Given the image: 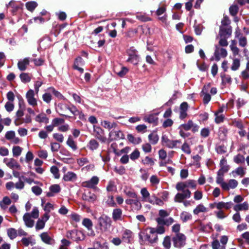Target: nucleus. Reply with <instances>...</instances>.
Instances as JSON below:
<instances>
[{
    "label": "nucleus",
    "mask_w": 249,
    "mask_h": 249,
    "mask_svg": "<svg viewBox=\"0 0 249 249\" xmlns=\"http://www.w3.org/2000/svg\"><path fill=\"white\" fill-rule=\"evenodd\" d=\"M149 232L141 231L139 234L141 244H153L158 240V236L154 233V228H150Z\"/></svg>",
    "instance_id": "obj_1"
},
{
    "label": "nucleus",
    "mask_w": 249,
    "mask_h": 249,
    "mask_svg": "<svg viewBox=\"0 0 249 249\" xmlns=\"http://www.w3.org/2000/svg\"><path fill=\"white\" fill-rule=\"evenodd\" d=\"M141 194L142 196V200L144 202H149L152 205L162 206L164 204L163 201L161 199L157 197L155 195L150 196V193L146 188H142L141 190Z\"/></svg>",
    "instance_id": "obj_2"
},
{
    "label": "nucleus",
    "mask_w": 249,
    "mask_h": 249,
    "mask_svg": "<svg viewBox=\"0 0 249 249\" xmlns=\"http://www.w3.org/2000/svg\"><path fill=\"white\" fill-rule=\"evenodd\" d=\"M98 223L100 230L103 231H107L110 229L112 221L109 217L103 215L99 218Z\"/></svg>",
    "instance_id": "obj_3"
},
{
    "label": "nucleus",
    "mask_w": 249,
    "mask_h": 249,
    "mask_svg": "<svg viewBox=\"0 0 249 249\" xmlns=\"http://www.w3.org/2000/svg\"><path fill=\"white\" fill-rule=\"evenodd\" d=\"M174 246L178 248H181L186 244V237L182 233H176L172 239Z\"/></svg>",
    "instance_id": "obj_4"
},
{
    "label": "nucleus",
    "mask_w": 249,
    "mask_h": 249,
    "mask_svg": "<svg viewBox=\"0 0 249 249\" xmlns=\"http://www.w3.org/2000/svg\"><path fill=\"white\" fill-rule=\"evenodd\" d=\"M227 52L225 49L216 45L215 46L214 56L212 57L211 60H215L216 61H219L221 58L226 57L227 56Z\"/></svg>",
    "instance_id": "obj_5"
},
{
    "label": "nucleus",
    "mask_w": 249,
    "mask_h": 249,
    "mask_svg": "<svg viewBox=\"0 0 249 249\" xmlns=\"http://www.w3.org/2000/svg\"><path fill=\"white\" fill-rule=\"evenodd\" d=\"M181 192L178 193L176 194L174 197V201L177 202H182L183 200L187 198H189L191 197V192L189 189H183L182 190H178Z\"/></svg>",
    "instance_id": "obj_6"
},
{
    "label": "nucleus",
    "mask_w": 249,
    "mask_h": 249,
    "mask_svg": "<svg viewBox=\"0 0 249 249\" xmlns=\"http://www.w3.org/2000/svg\"><path fill=\"white\" fill-rule=\"evenodd\" d=\"M127 53L128 55V58L127 59V62H130L134 65H137L139 62V56L137 54V51L134 47H131L127 51Z\"/></svg>",
    "instance_id": "obj_7"
},
{
    "label": "nucleus",
    "mask_w": 249,
    "mask_h": 249,
    "mask_svg": "<svg viewBox=\"0 0 249 249\" xmlns=\"http://www.w3.org/2000/svg\"><path fill=\"white\" fill-rule=\"evenodd\" d=\"M108 137V141L109 142L113 141L123 139L124 138V136L123 132L119 129H115V128L112 129L109 132Z\"/></svg>",
    "instance_id": "obj_8"
},
{
    "label": "nucleus",
    "mask_w": 249,
    "mask_h": 249,
    "mask_svg": "<svg viewBox=\"0 0 249 249\" xmlns=\"http://www.w3.org/2000/svg\"><path fill=\"white\" fill-rule=\"evenodd\" d=\"M196 184L195 180H188L185 182H178L176 185V189L177 190H182L184 189H188V188L195 189Z\"/></svg>",
    "instance_id": "obj_9"
},
{
    "label": "nucleus",
    "mask_w": 249,
    "mask_h": 249,
    "mask_svg": "<svg viewBox=\"0 0 249 249\" xmlns=\"http://www.w3.org/2000/svg\"><path fill=\"white\" fill-rule=\"evenodd\" d=\"M93 135L96 138L102 142L105 143L107 141V139L105 135V131L100 127L94 126Z\"/></svg>",
    "instance_id": "obj_10"
},
{
    "label": "nucleus",
    "mask_w": 249,
    "mask_h": 249,
    "mask_svg": "<svg viewBox=\"0 0 249 249\" xmlns=\"http://www.w3.org/2000/svg\"><path fill=\"white\" fill-rule=\"evenodd\" d=\"M3 162L10 169L13 170L18 169L20 170L21 168L20 165L18 163L16 160L13 158H4L3 159Z\"/></svg>",
    "instance_id": "obj_11"
},
{
    "label": "nucleus",
    "mask_w": 249,
    "mask_h": 249,
    "mask_svg": "<svg viewBox=\"0 0 249 249\" xmlns=\"http://www.w3.org/2000/svg\"><path fill=\"white\" fill-rule=\"evenodd\" d=\"M232 33V28L231 26L223 27V26H220V30L218 35L220 37H224L229 38L231 36Z\"/></svg>",
    "instance_id": "obj_12"
},
{
    "label": "nucleus",
    "mask_w": 249,
    "mask_h": 249,
    "mask_svg": "<svg viewBox=\"0 0 249 249\" xmlns=\"http://www.w3.org/2000/svg\"><path fill=\"white\" fill-rule=\"evenodd\" d=\"M35 92L33 89H30L26 93V98L27 99L28 104L33 106H36L37 104V101L35 98Z\"/></svg>",
    "instance_id": "obj_13"
},
{
    "label": "nucleus",
    "mask_w": 249,
    "mask_h": 249,
    "mask_svg": "<svg viewBox=\"0 0 249 249\" xmlns=\"http://www.w3.org/2000/svg\"><path fill=\"white\" fill-rule=\"evenodd\" d=\"M31 59L30 57H25L20 59L18 63V68L20 71H25L30 64Z\"/></svg>",
    "instance_id": "obj_14"
},
{
    "label": "nucleus",
    "mask_w": 249,
    "mask_h": 249,
    "mask_svg": "<svg viewBox=\"0 0 249 249\" xmlns=\"http://www.w3.org/2000/svg\"><path fill=\"white\" fill-rule=\"evenodd\" d=\"M99 178L96 176L93 177L90 180L83 182L82 186L89 188H94L99 182Z\"/></svg>",
    "instance_id": "obj_15"
},
{
    "label": "nucleus",
    "mask_w": 249,
    "mask_h": 249,
    "mask_svg": "<svg viewBox=\"0 0 249 249\" xmlns=\"http://www.w3.org/2000/svg\"><path fill=\"white\" fill-rule=\"evenodd\" d=\"M162 142L164 145L170 148H173L176 147L177 144L180 142L178 140L174 141L169 140L165 136L162 137Z\"/></svg>",
    "instance_id": "obj_16"
},
{
    "label": "nucleus",
    "mask_w": 249,
    "mask_h": 249,
    "mask_svg": "<svg viewBox=\"0 0 249 249\" xmlns=\"http://www.w3.org/2000/svg\"><path fill=\"white\" fill-rule=\"evenodd\" d=\"M43 242L48 245H53L55 243L54 240L50 235L48 232H43L39 235Z\"/></svg>",
    "instance_id": "obj_17"
},
{
    "label": "nucleus",
    "mask_w": 249,
    "mask_h": 249,
    "mask_svg": "<svg viewBox=\"0 0 249 249\" xmlns=\"http://www.w3.org/2000/svg\"><path fill=\"white\" fill-rule=\"evenodd\" d=\"M188 108L187 103L183 102L181 104L179 107V118L184 119L187 117V111Z\"/></svg>",
    "instance_id": "obj_18"
},
{
    "label": "nucleus",
    "mask_w": 249,
    "mask_h": 249,
    "mask_svg": "<svg viewBox=\"0 0 249 249\" xmlns=\"http://www.w3.org/2000/svg\"><path fill=\"white\" fill-rule=\"evenodd\" d=\"M132 236V232L130 230L126 229L123 232L122 240L125 243H129L131 242Z\"/></svg>",
    "instance_id": "obj_19"
},
{
    "label": "nucleus",
    "mask_w": 249,
    "mask_h": 249,
    "mask_svg": "<svg viewBox=\"0 0 249 249\" xmlns=\"http://www.w3.org/2000/svg\"><path fill=\"white\" fill-rule=\"evenodd\" d=\"M82 199L85 201L93 202L96 199V196L94 194L88 191L83 194Z\"/></svg>",
    "instance_id": "obj_20"
},
{
    "label": "nucleus",
    "mask_w": 249,
    "mask_h": 249,
    "mask_svg": "<svg viewBox=\"0 0 249 249\" xmlns=\"http://www.w3.org/2000/svg\"><path fill=\"white\" fill-rule=\"evenodd\" d=\"M23 220L27 227L32 228L34 226V220L31 219L30 213H25L23 216Z\"/></svg>",
    "instance_id": "obj_21"
},
{
    "label": "nucleus",
    "mask_w": 249,
    "mask_h": 249,
    "mask_svg": "<svg viewBox=\"0 0 249 249\" xmlns=\"http://www.w3.org/2000/svg\"><path fill=\"white\" fill-rule=\"evenodd\" d=\"M77 175L75 173L72 172H68L64 174L63 179L65 181H75L77 179Z\"/></svg>",
    "instance_id": "obj_22"
},
{
    "label": "nucleus",
    "mask_w": 249,
    "mask_h": 249,
    "mask_svg": "<svg viewBox=\"0 0 249 249\" xmlns=\"http://www.w3.org/2000/svg\"><path fill=\"white\" fill-rule=\"evenodd\" d=\"M249 209V205L247 201H245L243 203L237 204L233 207V210L236 212L240 211H247Z\"/></svg>",
    "instance_id": "obj_23"
},
{
    "label": "nucleus",
    "mask_w": 249,
    "mask_h": 249,
    "mask_svg": "<svg viewBox=\"0 0 249 249\" xmlns=\"http://www.w3.org/2000/svg\"><path fill=\"white\" fill-rule=\"evenodd\" d=\"M125 202L127 204L134 205L135 209L137 210H140L142 207V204L138 197L126 199Z\"/></svg>",
    "instance_id": "obj_24"
},
{
    "label": "nucleus",
    "mask_w": 249,
    "mask_h": 249,
    "mask_svg": "<svg viewBox=\"0 0 249 249\" xmlns=\"http://www.w3.org/2000/svg\"><path fill=\"white\" fill-rule=\"evenodd\" d=\"M112 219L114 221L122 220V210L121 209L117 208L113 210Z\"/></svg>",
    "instance_id": "obj_25"
},
{
    "label": "nucleus",
    "mask_w": 249,
    "mask_h": 249,
    "mask_svg": "<svg viewBox=\"0 0 249 249\" xmlns=\"http://www.w3.org/2000/svg\"><path fill=\"white\" fill-rule=\"evenodd\" d=\"M158 117L157 115L155 114H151L148 115H145L143 117V121L150 124L155 123L158 121Z\"/></svg>",
    "instance_id": "obj_26"
},
{
    "label": "nucleus",
    "mask_w": 249,
    "mask_h": 249,
    "mask_svg": "<svg viewBox=\"0 0 249 249\" xmlns=\"http://www.w3.org/2000/svg\"><path fill=\"white\" fill-rule=\"evenodd\" d=\"M58 109L59 110V114L61 116L68 117L66 113L68 111L69 106L66 104L60 103L58 105Z\"/></svg>",
    "instance_id": "obj_27"
},
{
    "label": "nucleus",
    "mask_w": 249,
    "mask_h": 249,
    "mask_svg": "<svg viewBox=\"0 0 249 249\" xmlns=\"http://www.w3.org/2000/svg\"><path fill=\"white\" fill-rule=\"evenodd\" d=\"M238 184V181L234 179H231L228 181V183H227V187L225 188H223L225 191H229L230 189H233L235 188Z\"/></svg>",
    "instance_id": "obj_28"
},
{
    "label": "nucleus",
    "mask_w": 249,
    "mask_h": 249,
    "mask_svg": "<svg viewBox=\"0 0 249 249\" xmlns=\"http://www.w3.org/2000/svg\"><path fill=\"white\" fill-rule=\"evenodd\" d=\"M11 203V200L8 196H4L0 201V207L2 210H5L8 205Z\"/></svg>",
    "instance_id": "obj_29"
},
{
    "label": "nucleus",
    "mask_w": 249,
    "mask_h": 249,
    "mask_svg": "<svg viewBox=\"0 0 249 249\" xmlns=\"http://www.w3.org/2000/svg\"><path fill=\"white\" fill-rule=\"evenodd\" d=\"M102 125L106 129L110 130L111 129H115L117 126V124L115 122L110 123L109 121L105 120L102 122Z\"/></svg>",
    "instance_id": "obj_30"
},
{
    "label": "nucleus",
    "mask_w": 249,
    "mask_h": 249,
    "mask_svg": "<svg viewBox=\"0 0 249 249\" xmlns=\"http://www.w3.org/2000/svg\"><path fill=\"white\" fill-rule=\"evenodd\" d=\"M224 175H221L220 174L217 173V177L216 178V182L218 184H220L221 188L223 190V188H225L227 187V183L224 181V178H223Z\"/></svg>",
    "instance_id": "obj_31"
},
{
    "label": "nucleus",
    "mask_w": 249,
    "mask_h": 249,
    "mask_svg": "<svg viewBox=\"0 0 249 249\" xmlns=\"http://www.w3.org/2000/svg\"><path fill=\"white\" fill-rule=\"evenodd\" d=\"M66 143L73 151H76L78 148L75 142L71 136L68 137Z\"/></svg>",
    "instance_id": "obj_32"
},
{
    "label": "nucleus",
    "mask_w": 249,
    "mask_h": 249,
    "mask_svg": "<svg viewBox=\"0 0 249 249\" xmlns=\"http://www.w3.org/2000/svg\"><path fill=\"white\" fill-rule=\"evenodd\" d=\"M36 121L39 123H44L45 124H48L49 121V119L47 118L45 114H40L37 115L35 118Z\"/></svg>",
    "instance_id": "obj_33"
},
{
    "label": "nucleus",
    "mask_w": 249,
    "mask_h": 249,
    "mask_svg": "<svg viewBox=\"0 0 249 249\" xmlns=\"http://www.w3.org/2000/svg\"><path fill=\"white\" fill-rule=\"evenodd\" d=\"M208 211V209L204 207V206L201 204H199L196 207L194 210L193 213L197 215L200 213H205Z\"/></svg>",
    "instance_id": "obj_34"
},
{
    "label": "nucleus",
    "mask_w": 249,
    "mask_h": 249,
    "mask_svg": "<svg viewBox=\"0 0 249 249\" xmlns=\"http://www.w3.org/2000/svg\"><path fill=\"white\" fill-rule=\"evenodd\" d=\"M180 219L183 222H186V221L191 220L192 218V216L191 214L188 212H183L180 213Z\"/></svg>",
    "instance_id": "obj_35"
},
{
    "label": "nucleus",
    "mask_w": 249,
    "mask_h": 249,
    "mask_svg": "<svg viewBox=\"0 0 249 249\" xmlns=\"http://www.w3.org/2000/svg\"><path fill=\"white\" fill-rule=\"evenodd\" d=\"M99 146V144L96 140L94 139H91L89 142L88 146L89 149L93 151L97 149Z\"/></svg>",
    "instance_id": "obj_36"
},
{
    "label": "nucleus",
    "mask_w": 249,
    "mask_h": 249,
    "mask_svg": "<svg viewBox=\"0 0 249 249\" xmlns=\"http://www.w3.org/2000/svg\"><path fill=\"white\" fill-rule=\"evenodd\" d=\"M8 237L11 239H15L18 235L17 231L14 228H9L7 230Z\"/></svg>",
    "instance_id": "obj_37"
},
{
    "label": "nucleus",
    "mask_w": 249,
    "mask_h": 249,
    "mask_svg": "<svg viewBox=\"0 0 249 249\" xmlns=\"http://www.w3.org/2000/svg\"><path fill=\"white\" fill-rule=\"evenodd\" d=\"M127 139L130 142L134 144H139L142 142L141 138H135L132 134H128L127 135Z\"/></svg>",
    "instance_id": "obj_38"
},
{
    "label": "nucleus",
    "mask_w": 249,
    "mask_h": 249,
    "mask_svg": "<svg viewBox=\"0 0 249 249\" xmlns=\"http://www.w3.org/2000/svg\"><path fill=\"white\" fill-rule=\"evenodd\" d=\"M26 8L30 11L32 12L37 7V3L33 1L27 2L25 4Z\"/></svg>",
    "instance_id": "obj_39"
},
{
    "label": "nucleus",
    "mask_w": 249,
    "mask_h": 249,
    "mask_svg": "<svg viewBox=\"0 0 249 249\" xmlns=\"http://www.w3.org/2000/svg\"><path fill=\"white\" fill-rule=\"evenodd\" d=\"M44 202L42 201V204L41 205L43 207V209L45 211L46 213H47L49 214V213L52 211L54 209L53 205L49 203L48 202L44 206L43 205Z\"/></svg>",
    "instance_id": "obj_40"
},
{
    "label": "nucleus",
    "mask_w": 249,
    "mask_h": 249,
    "mask_svg": "<svg viewBox=\"0 0 249 249\" xmlns=\"http://www.w3.org/2000/svg\"><path fill=\"white\" fill-rule=\"evenodd\" d=\"M245 157L241 154H238L234 157L233 161L237 164H242L245 162Z\"/></svg>",
    "instance_id": "obj_41"
},
{
    "label": "nucleus",
    "mask_w": 249,
    "mask_h": 249,
    "mask_svg": "<svg viewBox=\"0 0 249 249\" xmlns=\"http://www.w3.org/2000/svg\"><path fill=\"white\" fill-rule=\"evenodd\" d=\"M82 224L87 228L88 230H92L93 224L90 219L84 218L82 221Z\"/></svg>",
    "instance_id": "obj_42"
},
{
    "label": "nucleus",
    "mask_w": 249,
    "mask_h": 249,
    "mask_svg": "<svg viewBox=\"0 0 249 249\" xmlns=\"http://www.w3.org/2000/svg\"><path fill=\"white\" fill-rule=\"evenodd\" d=\"M148 139L150 142L153 144H155L159 141V137L156 133H151L148 135Z\"/></svg>",
    "instance_id": "obj_43"
},
{
    "label": "nucleus",
    "mask_w": 249,
    "mask_h": 249,
    "mask_svg": "<svg viewBox=\"0 0 249 249\" xmlns=\"http://www.w3.org/2000/svg\"><path fill=\"white\" fill-rule=\"evenodd\" d=\"M19 77L21 81L24 83H28L31 81V77L27 73H22L20 74Z\"/></svg>",
    "instance_id": "obj_44"
},
{
    "label": "nucleus",
    "mask_w": 249,
    "mask_h": 249,
    "mask_svg": "<svg viewBox=\"0 0 249 249\" xmlns=\"http://www.w3.org/2000/svg\"><path fill=\"white\" fill-rule=\"evenodd\" d=\"M240 66V60L238 58H234L233 59V62L231 67V69L232 71L237 70Z\"/></svg>",
    "instance_id": "obj_45"
},
{
    "label": "nucleus",
    "mask_w": 249,
    "mask_h": 249,
    "mask_svg": "<svg viewBox=\"0 0 249 249\" xmlns=\"http://www.w3.org/2000/svg\"><path fill=\"white\" fill-rule=\"evenodd\" d=\"M22 149L19 146H15L13 147L12 152L14 157L19 156L22 152Z\"/></svg>",
    "instance_id": "obj_46"
},
{
    "label": "nucleus",
    "mask_w": 249,
    "mask_h": 249,
    "mask_svg": "<svg viewBox=\"0 0 249 249\" xmlns=\"http://www.w3.org/2000/svg\"><path fill=\"white\" fill-rule=\"evenodd\" d=\"M163 247L166 249H169L171 247V239L170 237L168 236H166L164 238L162 242Z\"/></svg>",
    "instance_id": "obj_47"
},
{
    "label": "nucleus",
    "mask_w": 249,
    "mask_h": 249,
    "mask_svg": "<svg viewBox=\"0 0 249 249\" xmlns=\"http://www.w3.org/2000/svg\"><path fill=\"white\" fill-rule=\"evenodd\" d=\"M192 123L193 121L192 120H189L187 123L181 124L179 127L183 128L186 131L191 130V127L192 126Z\"/></svg>",
    "instance_id": "obj_48"
},
{
    "label": "nucleus",
    "mask_w": 249,
    "mask_h": 249,
    "mask_svg": "<svg viewBox=\"0 0 249 249\" xmlns=\"http://www.w3.org/2000/svg\"><path fill=\"white\" fill-rule=\"evenodd\" d=\"M211 208L215 207L219 210H221V209L225 208V202L223 201L214 202L211 205Z\"/></svg>",
    "instance_id": "obj_49"
},
{
    "label": "nucleus",
    "mask_w": 249,
    "mask_h": 249,
    "mask_svg": "<svg viewBox=\"0 0 249 249\" xmlns=\"http://www.w3.org/2000/svg\"><path fill=\"white\" fill-rule=\"evenodd\" d=\"M50 171L51 173L53 175L54 177L55 178H58L60 177L59 173V170L57 166H53L51 167Z\"/></svg>",
    "instance_id": "obj_50"
},
{
    "label": "nucleus",
    "mask_w": 249,
    "mask_h": 249,
    "mask_svg": "<svg viewBox=\"0 0 249 249\" xmlns=\"http://www.w3.org/2000/svg\"><path fill=\"white\" fill-rule=\"evenodd\" d=\"M44 21L45 20L41 17H35L29 20L30 23L34 22L36 24H41L43 23Z\"/></svg>",
    "instance_id": "obj_51"
},
{
    "label": "nucleus",
    "mask_w": 249,
    "mask_h": 249,
    "mask_svg": "<svg viewBox=\"0 0 249 249\" xmlns=\"http://www.w3.org/2000/svg\"><path fill=\"white\" fill-rule=\"evenodd\" d=\"M68 110L74 115H78L81 114V112L77 109L75 106L73 105H71V106H69Z\"/></svg>",
    "instance_id": "obj_52"
},
{
    "label": "nucleus",
    "mask_w": 249,
    "mask_h": 249,
    "mask_svg": "<svg viewBox=\"0 0 249 249\" xmlns=\"http://www.w3.org/2000/svg\"><path fill=\"white\" fill-rule=\"evenodd\" d=\"M142 162L144 164L150 166L153 165L154 164V160L148 156L146 157L143 160H142Z\"/></svg>",
    "instance_id": "obj_53"
},
{
    "label": "nucleus",
    "mask_w": 249,
    "mask_h": 249,
    "mask_svg": "<svg viewBox=\"0 0 249 249\" xmlns=\"http://www.w3.org/2000/svg\"><path fill=\"white\" fill-rule=\"evenodd\" d=\"M48 89L50 92L53 93L56 97L59 99L63 98V95L58 91L56 90L53 87H50L48 88Z\"/></svg>",
    "instance_id": "obj_54"
},
{
    "label": "nucleus",
    "mask_w": 249,
    "mask_h": 249,
    "mask_svg": "<svg viewBox=\"0 0 249 249\" xmlns=\"http://www.w3.org/2000/svg\"><path fill=\"white\" fill-rule=\"evenodd\" d=\"M65 120L60 118H55L52 121V124L54 126H58L59 124H64Z\"/></svg>",
    "instance_id": "obj_55"
},
{
    "label": "nucleus",
    "mask_w": 249,
    "mask_h": 249,
    "mask_svg": "<svg viewBox=\"0 0 249 249\" xmlns=\"http://www.w3.org/2000/svg\"><path fill=\"white\" fill-rule=\"evenodd\" d=\"M238 7L237 5H232L230 6L229 11L232 16H235L238 12Z\"/></svg>",
    "instance_id": "obj_56"
},
{
    "label": "nucleus",
    "mask_w": 249,
    "mask_h": 249,
    "mask_svg": "<svg viewBox=\"0 0 249 249\" xmlns=\"http://www.w3.org/2000/svg\"><path fill=\"white\" fill-rule=\"evenodd\" d=\"M31 239H32L31 237H28V238L24 237V238H22L21 241L25 246H28L29 245V244L33 245L35 244L34 242H32L31 241Z\"/></svg>",
    "instance_id": "obj_57"
},
{
    "label": "nucleus",
    "mask_w": 249,
    "mask_h": 249,
    "mask_svg": "<svg viewBox=\"0 0 249 249\" xmlns=\"http://www.w3.org/2000/svg\"><path fill=\"white\" fill-rule=\"evenodd\" d=\"M60 187L58 184H54L50 187V190L53 193H58L60 191Z\"/></svg>",
    "instance_id": "obj_58"
},
{
    "label": "nucleus",
    "mask_w": 249,
    "mask_h": 249,
    "mask_svg": "<svg viewBox=\"0 0 249 249\" xmlns=\"http://www.w3.org/2000/svg\"><path fill=\"white\" fill-rule=\"evenodd\" d=\"M239 45L242 47H245L247 44V39L246 37L241 36L239 37Z\"/></svg>",
    "instance_id": "obj_59"
},
{
    "label": "nucleus",
    "mask_w": 249,
    "mask_h": 249,
    "mask_svg": "<svg viewBox=\"0 0 249 249\" xmlns=\"http://www.w3.org/2000/svg\"><path fill=\"white\" fill-rule=\"evenodd\" d=\"M231 20L228 17H224L221 21V26L223 27L231 26Z\"/></svg>",
    "instance_id": "obj_60"
},
{
    "label": "nucleus",
    "mask_w": 249,
    "mask_h": 249,
    "mask_svg": "<svg viewBox=\"0 0 249 249\" xmlns=\"http://www.w3.org/2000/svg\"><path fill=\"white\" fill-rule=\"evenodd\" d=\"M16 134L14 131L11 130L7 131L5 135V137L6 140L11 141L14 137H15Z\"/></svg>",
    "instance_id": "obj_61"
},
{
    "label": "nucleus",
    "mask_w": 249,
    "mask_h": 249,
    "mask_svg": "<svg viewBox=\"0 0 249 249\" xmlns=\"http://www.w3.org/2000/svg\"><path fill=\"white\" fill-rule=\"evenodd\" d=\"M201 95L203 97V102L205 104H208L211 99V95L209 93H201Z\"/></svg>",
    "instance_id": "obj_62"
},
{
    "label": "nucleus",
    "mask_w": 249,
    "mask_h": 249,
    "mask_svg": "<svg viewBox=\"0 0 249 249\" xmlns=\"http://www.w3.org/2000/svg\"><path fill=\"white\" fill-rule=\"evenodd\" d=\"M234 172L237 175H239L241 177H243L246 174L245 169L242 167H238L236 169Z\"/></svg>",
    "instance_id": "obj_63"
},
{
    "label": "nucleus",
    "mask_w": 249,
    "mask_h": 249,
    "mask_svg": "<svg viewBox=\"0 0 249 249\" xmlns=\"http://www.w3.org/2000/svg\"><path fill=\"white\" fill-rule=\"evenodd\" d=\"M53 137L59 142H62L64 141V136L62 134L57 133H54L53 134Z\"/></svg>",
    "instance_id": "obj_64"
}]
</instances>
